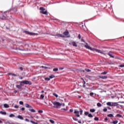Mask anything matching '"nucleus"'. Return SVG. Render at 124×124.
<instances>
[{
  "instance_id": "nucleus-6",
  "label": "nucleus",
  "mask_w": 124,
  "mask_h": 124,
  "mask_svg": "<svg viewBox=\"0 0 124 124\" xmlns=\"http://www.w3.org/2000/svg\"><path fill=\"white\" fill-rule=\"evenodd\" d=\"M78 42H76L73 40H71L69 43L70 45H72V46H74V47H77L78 46V45L77 44Z\"/></svg>"
},
{
  "instance_id": "nucleus-53",
  "label": "nucleus",
  "mask_w": 124,
  "mask_h": 124,
  "mask_svg": "<svg viewBox=\"0 0 124 124\" xmlns=\"http://www.w3.org/2000/svg\"><path fill=\"white\" fill-rule=\"evenodd\" d=\"M19 69H20V70H23V68L22 67H20Z\"/></svg>"
},
{
  "instance_id": "nucleus-11",
  "label": "nucleus",
  "mask_w": 124,
  "mask_h": 124,
  "mask_svg": "<svg viewBox=\"0 0 124 124\" xmlns=\"http://www.w3.org/2000/svg\"><path fill=\"white\" fill-rule=\"evenodd\" d=\"M25 107L26 108H32V106H30L28 104H25Z\"/></svg>"
},
{
  "instance_id": "nucleus-40",
  "label": "nucleus",
  "mask_w": 124,
  "mask_h": 124,
  "mask_svg": "<svg viewBox=\"0 0 124 124\" xmlns=\"http://www.w3.org/2000/svg\"><path fill=\"white\" fill-rule=\"evenodd\" d=\"M14 108H16V109H18V108H19V106L18 105L15 106Z\"/></svg>"
},
{
  "instance_id": "nucleus-54",
  "label": "nucleus",
  "mask_w": 124,
  "mask_h": 124,
  "mask_svg": "<svg viewBox=\"0 0 124 124\" xmlns=\"http://www.w3.org/2000/svg\"><path fill=\"white\" fill-rule=\"evenodd\" d=\"M78 124H82V122L80 121H78Z\"/></svg>"
},
{
  "instance_id": "nucleus-30",
  "label": "nucleus",
  "mask_w": 124,
  "mask_h": 124,
  "mask_svg": "<svg viewBox=\"0 0 124 124\" xmlns=\"http://www.w3.org/2000/svg\"><path fill=\"white\" fill-rule=\"evenodd\" d=\"M55 77V76L52 75L49 77L50 79H52V78H54Z\"/></svg>"
},
{
  "instance_id": "nucleus-23",
  "label": "nucleus",
  "mask_w": 124,
  "mask_h": 124,
  "mask_svg": "<svg viewBox=\"0 0 124 124\" xmlns=\"http://www.w3.org/2000/svg\"><path fill=\"white\" fill-rule=\"evenodd\" d=\"M24 83H23V81L20 82V85L21 87L24 86Z\"/></svg>"
},
{
  "instance_id": "nucleus-37",
  "label": "nucleus",
  "mask_w": 124,
  "mask_h": 124,
  "mask_svg": "<svg viewBox=\"0 0 124 124\" xmlns=\"http://www.w3.org/2000/svg\"><path fill=\"white\" fill-rule=\"evenodd\" d=\"M108 117H113V114H108Z\"/></svg>"
},
{
  "instance_id": "nucleus-21",
  "label": "nucleus",
  "mask_w": 124,
  "mask_h": 124,
  "mask_svg": "<svg viewBox=\"0 0 124 124\" xmlns=\"http://www.w3.org/2000/svg\"><path fill=\"white\" fill-rule=\"evenodd\" d=\"M90 112H92V113H93V112H95V109H94V108L91 109Z\"/></svg>"
},
{
  "instance_id": "nucleus-8",
  "label": "nucleus",
  "mask_w": 124,
  "mask_h": 124,
  "mask_svg": "<svg viewBox=\"0 0 124 124\" xmlns=\"http://www.w3.org/2000/svg\"><path fill=\"white\" fill-rule=\"evenodd\" d=\"M24 32L26 33V34H29L30 35H37V33L30 32L29 31H24Z\"/></svg>"
},
{
  "instance_id": "nucleus-12",
  "label": "nucleus",
  "mask_w": 124,
  "mask_h": 124,
  "mask_svg": "<svg viewBox=\"0 0 124 124\" xmlns=\"http://www.w3.org/2000/svg\"><path fill=\"white\" fill-rule=\"evenodd\" d=\"M99 78H101V79H107V76H99Z\"/></svg>"
},
{
  "instance_id": "nucleus-55",
  "label": "nucleus",
  "mask_w": 124,
  "mask_h": 124,
  "mask_svg": "<svg viewBox=\"0 0 124 124\" xmlns=\"http://www.w3.org/2000/svg\"><path fill=\"white\" fill-rule=\"evenodd\" d=\"M36 119H39V116H36Z\"/></svg>"
},
{
  "instance_id": "nucleus-46",
  "label": "nucleus",
  "mask_w": 124,
  "mask_h": 124,
  "mask_svg": "<svg viewBox=\"0 0 124 124\" xmlns=\"http://www.w3.org/2000/svg\"><path fill=\"white\" fill-rule=\"evenodd\" d=\"M38 113H43V110H39Z\"/></svg>"
},
{
  "instance_id": "nucleus-22",
  "label": "nucleus",
  "mask_w": 124,
  "mask_h": 124,
  "mask_svg": "<svg viewBox=\"0 0 124 124\" xmlns=\"http://www.w3.org/2000/svg\"><path fill=\"white\" fill-rule=\"evenodd\" d=\"M40 98L41 99H43V98H44V95L41 94V95H40Z\"/></svg>"
},
{
  "instance_id": "nucleus-9",
  "label": "nucleus",
  "mask_w": 124,
  "mask_h": 124,
  "mask_svg": "<svg viewBox=\"0 0 124 124\" xmlns=\"http://www.w3.org/2000/svg\"><path fill=\"white\" fill-rule=\"evenodd\" d=\"M22 83H23V84L24 85H31V82L29 80L22 81Z\"/></svg>"
},
{
  "instance_id": "nucleus-62",
  "label": "nucleus",
  "mask_w": 124,
  "mask_h": 124,
  "mask_svg": "<svg viewBox=\"0 0 124 124\" xmlns=\"http://www.w3.org/2000/svg\"><path fill=\"white\" fill-rule=\"evenodd\" d=\"M60 69H61V70L62 69V68H61Z\"/></svg>"
},
{
  "instance_id": "nucleus-34",
  "label": "nucleus",
  "mask_w": 124,
  "mask_h": 124,
  "mask_svg": "<svg viewBox=\"0 0 124 124\" xmlns=\"http://www.w3.org/2000/svg\"><path fill=\"white\" fill-rule=\"evenodd\" d=\"M53 95L55 96V97H58V94H56L55 93H53Z\"/></svg>"
},
{
  "instance_id": "nucleus-48",
  "label": "nucleus",
  "mask_w": 124,
  "mask_h": 124,
  "mask_svg": "<svg viewBox=\"0 0 124 124\" xmlns=\"http://www.w3.org/2000/svg\"><path fill=\"white\" fill-rule=\"evenodd\" d=\"M103 111L104 112H106L107 111V108H104Z\"/></svg>"
},
{
  "instance_id": "nucleus-7",
  "label": "nucleus",
  "mask_w": 124,
  "mask_h": 124,
  "mask_svg": "<svg viewBox=\"0 0 124 124\" xmlns=\"http://www.w3.org/2000/svg\"><path fill=\"white\" fill-rule=\"evenodd\" d=\"M40 13L42 14H45V15H48V13H47V11H45V9L43 7H40Z\"/></svg>"
},
{
  "instance_id": "nucleus-57",
  "label": "nucleus",
  "mask_w": 124,
  "mask_h": 124,
  "mask_svg": "<svg viewBox=\"0 0 124 124\" xmlns=\"http://www.w3.org/2000/svg\"><path fill=\"white\" fill-rule=\"evenodd\" d=\"M105 120H106V121H108V118L106 117V118H105Z\"/></svg>"
},
{
  "instance_id": "nucleus-38",
  "label": "nucleus",
  "mask_w": 124,
  "mask_h": 124,
  "mask_svg": "<svg viewBox=\"0 0 124 124\" xmlns=\"http://www.w3.org/2000/svg\"><path fill=\"white\" fill-rule=\"evenodd\" d=\"M116 116L117 117H119L120 118H122V115L119 114H117Z\"/></svg>"
},
{
  "instance_id": "nucleus-16",
  "label": "nucleus",
  "mask_w": 124,
  "mask_h": 124,
  "mask_svg": "<svg viewBox=\"0 0 124 124\" xmlns=\"http://www.w3.org/2000/svg\"><path fill=\"white\" fill-rule=\"evenodd\" d=\"M16 88H17V89H22V86H21L20 85H17L16 86Z\"/></svg>"
},
{
  "instance_id": "nucleus-51",
  "label": "nucleus",
  "mask_w": 124,
  "mask_h": 124,
  "mask_svg": "<svg viewBox=\"0 0 124 124\" xmlns=\"http://www.w3.org/2000/svg\"><path fill=\"white\" fill-rule=\"evenodd\" d=\"M120 67H124V65H120Z\"/></svg>"
},
{
  "instance_id": "nucleus-35",
  "label": "nucleus",
  "mask_w": 124,
  "mask_h": 124,
  "mask_svg": "<svg viewBox=\"0 0 124 124\" xmlns=\"http://www.w3.org/2000/svg\"><path fill=\"white\" fill-rule=\"evenodd\" d=\"M101 74L103 75H105V74H107V72H104L101 73Z\"/></svg>"
},
{
  "instance_id": "nucleus-59",
  "label": "nucleus",
  "mask_w": 124,
  "mask_h": 124,
  "mask_svg": "<svg viewBox=\"0 0 124 124\" xmlns=\"http://www.w3.org/2000/svg\"><path fill=\"white\" fill-rule=\"evenodd\" d=\"M41 93H44V91H42L41 92Z\"/></svg>"
},
{
  "instance_id": "nucleus-61",
  "label": "nucleus",
  "mask_w": 124,
  "mask_h": 124,
  "mask_svg": "<svg viewBox=\"0 0 124 124\" xmlns=\"http://www.w3.org/2000/svg\"><path fill=\"white\" fill-rule=\"evenodd\" d=\"M62 106H64V104H62Z\"/></svg>"
},
{
  "instance_id": "nucleus-4",
  "label": "nucleus",
  "mask_w": 124,
  "mask_h": 124,
  "mask_svg": "<svg viewBox=\"0 0 124 124\" xmlns=\"http://www.w3.org/2000/svg\"><path fill=\"white\" fill-rule=\"evenodd\" d=\"M62 37H66L67 38H69V37H70V34H69L68 31L66 30L63 33Z\"/></svg>"
},
{
  "instance_id": "nucleus-19",
  "label": "nucleus",
  "mask_w": 124,
  "mask_h": 124,
  "mask_svg": "<svg viewBox=\"0 0 124 124\" xmlns=\"http://www.w3.org/2000/svg\"><path fill=\"white\" fill-rule=\"evenodd\" d=\"M29 111H30V112H32V113H35V110L33 109H29Z\"/></svg>"
},
{
  "instance_id": "nucleus-58",
  "label": "nucleus",
  "mask_w": 124,
  "mask_h": 124,
  "mask_svg": "<svg viewBox=\"0 0 124 124\" xmlns=\"http://www.w3.org/2000/svg\"><path fill=\"white\" fill-rule=\"evenodd\" d=\"M2 121L0 120V124H2Z\"/></svg>"
},
{
  "instance_id": "nucleus-44",
  "label": "nucleus",
  "mask_w": 124,
  "mask_h": 124,
  "mask_svg": "<svg viewBox=\"0 0 124 124\" xmlns=\"http://www.w3.org/2000/svg\"><path fill=\"white\" fill-rule=\"evenodd\" d=\"M98 120H99V119H98V117H95V118H94V120H95V121H98Z\"/></svg>"
},
{
  "instance_id": "nucleus-42",
  "label": "nucleus",
  "mask_w": 124,
  "mask_h": 124,
  "mask_svg": "<svg viewBox=\"0 0 124 124\" xmlns=\"http://www.w3.org/2000/svg\"><path fill=\"white\" fill-rule=\"evenodd\" d=\"M2 19V20H5V19H6V17L5 16H3Z\"/></svg>"
},
{
  "instance_id": "nucleus-24",
  "label": "nucleus",
  "mask_w": 124,
  "mask_h": 124,
  "mask_svg": "<svg viewBox=\"0 0 124 124\" xmlns=\"http://www.w3.org/2000/svg\"><path fill=\"white\" fill-rule=\"evenodd\" d=\"M85 70L86 71V72H91V70L89 69H85Z\"/></svg>"
},
{
  "instance_id": "nucleus-10",
  "label": "nucleus",
  "mask_w": 124,
  "mask_h": 124,
  "mask_svg": "<svg viewBox=\"0 0 124 124\" xmlns=\"http://www.w3.org/2000/svg\"><path fill=\"white\" fill-rule=\"evenodd\" d=\"M113 54H114L113 52L110 51L108 52V55L109 56V57H110V58H114V56H113Z\"/></svg>"
},
{
  "instance_id": "nucleus-27",
  "label": "nucleus",
  "mask_w": 124,
  "mask_h": 124,
  "mask_svg": "<svg viewBox=\"0 0 124 124\" xmlns=\"http://www.w3.org/2000/svg\"><path fill=\"white\" fill-rule=\"evenodd\" d=\"M42 68H44L45 69H48V67L45 66H42Z\"/></svg>"
},
{
  "instance_id": "nucleus-43",
  "label": "nucleus",
  "mask_w": 124,
  "mask_h": 124,
  "mask_svg": "<svg viewBox=\"0 0 124 124\" xmlns=\"http://www.w3.org/2000/svg\"><path fill=\"white\" fill-rule=\"evenodd\" d=\"M25 122H28V123L30 122V120H29L28 119H25Z\"/></svg>"
},
{
  "instance_id": "nucleus-18",
  "label": "nucleus",
  "mask_w": 124,
  "mask_h": 124,
  "mask_svg": "<svg viewBox=\"0 0 124 124\" xmlns=\"http://www.w3.org/2000/svg\"><path fill=\"white\" fill-rule=\"evenodd\" d=\"M9 117L10 118H13V117H15V115L14 114L12 113V114L9 115Z\"/></svg>"
},
{
  "instance_id": "nucleus-14",
  "label": "nucleus",
  "mask_w": 124,
  "mask_h": 124,
  "mask_svg": "<svg viewBox=\"0 0 124 124\" xmlns=\"http://www.w3.org/2000/svg\"><path fill=\"white\" fill-rule=\"evenodd\" d=\"M17 118H18V119H19L20 120H24V117L21 115H18Z\"/></svg>"
},
{
  "instance_id": "nucleus-1",
  "label": "nucleus",
  "mask_w": 124,
  "mask_h": 124,
  "mask_svg": "<svg viewBox=\"0 0 124 124\" xmlns=\"http://www.w3.org/2000/svg\"><path fill=\"white\" fill-rule=\"evenodd\" d=\"M84 47L86 48V49H89V50H91V51H93V52H97V53H100V54H104V52L102 50H99L98 49H96L94 48H92V47L90 46L88 44H86L84 46Z\"/></svg>"
},
{
  "instance_id": "nucleus-26",
  "label": "nucleus",
  "mask_w": 124,
  "mask_h": 124,
  "mask_svg": "<svg viewBox=\"0 0 124 124\" xmlns=\"http://www.w3.org/2000/svg\"><path fill=\"white\" fill-rule=\"evenodd\" d=\"M97 106H98V107H101V104H100V103H98L97 104Z\"/></svg>"
},
{
  "instance_id": "nucleus-50",
  "label": "nucleus",
  "mask_w": 124,
  "mask_h": 124,
  "mask_svg": "<svg viewBox=\"0 0 124 124\" xmlns=\"http://www.w3.org/2000/svg\"><path fill=\"white\" fill-rule=\"evenodd\" d=\"M20 110H21L22 111H24L25 110V108H22L20 109Z\"/></svg>"
},
{
  "instance_id": "nucleus-36",
  "label": "nucleus",
  "mask_w": 124,
  "mask_h": 124,
  "mask_svg": "<svg viewBox=\"0 0 124 124\" xmlns=\"http://www.w3.org/2000/svg\"><path fill=\"white\" fill-rule=\"evenodd\" d=\"M82 79V80H83V82H84V83H83V87H84V88H85V84H86V81H85L84 80V79H83V78H81Z\"/></svg>"
},
{
  "instance_id": "nucleus-60",
  "label": "nucleus",
  "mask_w": 124,
  "mask_h": 124,
  "mask_svg": "<svg viewBox=\"0 0 124 124\" xmlns=\"http://www.w3.org/2000/svg\"><path fill=\"white\" fill-rule=\"evenodd\" d=\"M20 79H21L22 80V79H23V77H21V78H20Z\"/></svg>"
},
{
  "instance_id": "nucleus-2",
  "label": "nucleus",
  "mask_w": 124,
  "mask_h": 124,
  "mask_svg": "<svg viewBox=\"0 0 124 124\" xmlns=\"http://www.w3.org/2000/svg\"><path fill=\"white\" fill-rule=\"evenodd\" d=\"M118 103H124V102H108V103H107V105H108V106H118L119 104Z\"/></svg>"
},
{
  "instance_id": "nucleus-47",
  "label": "nucleus",
  "mask_w": 124,
  "mask_h": 124,
  "mask_svg": "<svg viewBox=\"0 0 124 124\" xmlns=\"http://www.w3.org/2000/svg\"><path fill=\"white\" fill-rule=\"evenodd\" d=\"M78 37L79 39H81V35L78 34Z\"/></svg>"
},
{
  "instance_id": "nucleus-25",
  "label": "nucleus",
  "mask_w": 124,
  "mask_h": 124,
  "mask_svg": "<svg viewBox=\"0 0 124 124\" xmlns=\"http://www.w3.org/2000/svg\"><path fill=\"white\" fill-rule=\"evenodd\" d=\"M90 113H89V112H88V111H86L85 113H84V114L86 115V116H89V114Z\"/></svg>"
},
{
  "instance_id": "nucleus-3",
  "label": "nucleus",
  "mask_w": 124,
  "mask_h": 124,
  "mask_svg": "<svg viewBox=\"0 0 124 124\" xmlns=\"http://www.w3.org/2000/svg\"><path fill=\"white\" fill-rule=\"evenodd\" d=\"M53 104L54 105L53 107L54 108H60L62 105L60 102L57 101L53 102Z\"/></svg>"
},
{
  "instance_id": "nucleus-15",
  "label": "nucleus",
  "mask_w": 124,
  "mask_h": 124,
  "mask_svg": "<svg viewBox=\"0 0 124 124\" xmlns=\"http://www.w3.org/2000/svg\"><path fill=\"white\" fill-rule=\"evenodd\" d=\"M0 114L1 115H6V112L5 111H0Z\"/></svg>"
},
{
  "instance_id": "nucleus-17",
  "label": "nucleus",
  "mask_w": 124,
  "mask_h": 124,
  "mask_svg": "<svg viewBox=\"0 0 124 124\" xmlns=\"http://www.w3.org/2000/svg\"><path fill=\"white\" fill-rule=\"evenodd\" d=\"M110 124H118V120H115L112 122H111Z\"/></svg>"
},
{
  "instance_id": "nucleus-52",
  "label": "nucleus",
  "mask_w": 124,
  "mask_h": 124,
  "mask_svg": "<svg viewBox=\"0 0 124 124\" xmlns=\"http://www.w3.org/2000/svg\"><path fill=\"white\" fill-rule=\"evenodd\" d=\"M63 110H64V111H67V108H63Z\"/></svg>"
},
{
  "instance_id": "nucleus-32",
  "label": "nucleus",
  "mask_w": 124,
  "mask_h": 124,
  "mask_svg": "<svg viewBox=\"0 0 124 124\" xmlns=\"http://www.w3.org/2000/svg\"><path fill=\"white\" fill-rule=\"evenodd\" d=\"M58 70H59V69H58V68H54L53 70V71H58Z\"/></svg>"
},
{
  "instance_id": "nucleus-41",
  "label": "nucleus",
  "mask_w": 124,
  "mask_h": 124,
  "mask_svg": "<svg viewBox=\"0 0 124 124\" xmlns=\"http://www.w3.org/2000/svg\"><path fill=\"white\" fill-rule=\"evenodd\" d=\"M73 120L74 121H78V119L75 118V117H73Z\"/></svg>"
},
{
  "instance_id": "nucleus-28",
  "label": "nucleus",
  "mask_w": 124,
  "mask_h": 124,
  "mask_svg": "<svg viewBox=\"0 0 124 124\" xmlns=\"http://www.w3.org/2000/svg\"><path fill=\"white\" fill-rule=\"evenodd\" d=\"M49 122H50L51 124H55V121H54L53 120H50Z\"/></svg>"
},
{
  "instance_id": "nucleus-39",
  "label": "nucleus",
  "mask_w": 124,
  "mask_h": 124,
  "mask_svg": "<svg viewBox=\"0 0 124 124\" xmlns=\"http://www.w3.org/2000/svg\"><path fill=\"white\" fill-rule=\"evenodd\" d=\"M9 75H12V76H16V74H11V73L9 74Z\"/></svg>"
},
{
  "instance_id": "nucleus-20",
  "label": "nucleus",
  "mask_w": 124,
  "mask_h": 124,
  "mask_svg": "<svg viewBox=\"0 0 124 124\" xmlns=\"http://www.w3.org/2000/svg\"><path fill=\"white\" fill-rule=\"evenodd\" d=\"M30 122L31 123V124H38V123L37 122H35L34 121H30Z\"/></svg>"
},
{
  "instance_id": "nucleus-33",
  "label": "nucleus",
  "mask_w": 124,
  "mask_h": 124,
  "mask_svg": "<svg viewBox=\"0 0 124 124\" xmlns=\"http://www.w3.org/2000/svg\"><path fill=\"white\" fill-rule=\"evenodd\" d=\"M45 80H46L47 81H50V78H46Z\"/></svg>"
},
{
  "instance_id": "nucleus-13",
  "label": "nucleus",
  "mask_w": 124,
  "mask_h": 124,
  "mask_svg": "<svg viewBox=\"0 0 124 124\" xmlns=\"http://www.w3.org/2000/svg\"><path fill=\"white\" fill-rule=\"evenodd\" d=\"M3 106L4 107V108H9V105H8V104H4L3 105Z\"/></svg>"
},
{
  "instance_id": "nucleus-56",
  "label": "nucleus",
  "mask_w": 124,
  "mask_h": 124,
  "mask_svg": "<svg viewBox=\"0 0 124 124\" xmlns=\"http://www.w3.org/2000/svg\"><path fill=\"white\" fill-rule=\"evenodd\" d=\"M70 112H73V109H70Z\"/></svg>"
},
{
  "instance_id": "nucleus-5",
  "label": "nucleus",
  "mask_w": 124,
  "mask_h": 124,
  "mask_svg": "<svg viewBox=\"0 0 124 124\" xmlns=\"http://www.w3.org/2000/svg\"><path fill=\"white\" fill-rule=\"evenodd\" d=\"M74 113L76 114V117L79 118V117H80V115H82L83 113V110L81 109L79 111L78 110H75L74 111ZM79 114H80V115H79Z\"/></svg>"
},
{
  "instance_id": "nucleus-49",
  "label": "nucleus",
  "mask_w": 124,
  "mask_h": 124,
  "mask_svg": "<svg viewBox=\"0 0 124 124\" xmlns=\"http://www.w3.org/2000/svg\"><path fill=\"white\" fill-rule=\"evenodd\" d=\"M58 36H60V37H62V34H58Z\"/></svg>"
},
{
  "instance_id": "nucleus-45",
  "label": "nucleus",
  "mask_w": 124,
  "mask_h": 124,
  "mask_svg": "<svg viewBox=\"0 0 124 124\" xmlns=\"http://www.w3.org/2000/svg\"><path fill=\"white\" fill-rule=\"evenodd\" d=\"M93 93H90V95L91 96H93Z\"/></svg>"
},
{
  "instance_id": "nucleus-29",
  "label": "nucleus",
  "mask_w": 124,
  "mask_h": 124,
  "mask_svg": "<svg viewBox=\"0 0 124 124\" xmlns=\"http://www.w3.org/2000/svg\"><path fill=\"white\" fill-rule=\"evenodd\" d=\"M88 117L89 118H93V115L92 114H88Z\"/></svg>"
},
{
  "instance_id": "nucleus-31",
  "label": "nucleus",
  "mask_w": 124,
  "mask_h": 124,
  "mask_svg": "<svg viewBox=\"0 0 124 124\" xmlns=\"http://www.w3.org/2000/svg\"><path fill=\"white\" fill-rule=\"evenodd\" d=\"M19 104H20V105H23L24 102H23V101H19Z\"/></svg>"
}]
</instances>
